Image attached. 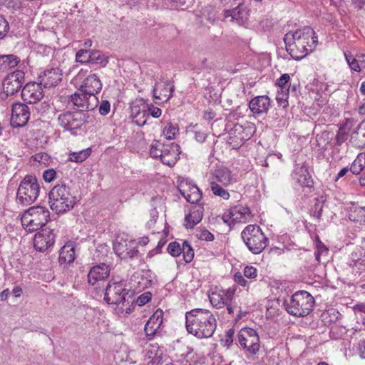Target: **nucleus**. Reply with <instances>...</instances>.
I'll use <instances>...</instances> for the list:
<instances>
[{
	"label": "nucleus",
	"mask_w": 365,
	"mask_h": 365,
	"mask_svg": "<svg viewBox=\"0 0 365 365\" xmlns=\"http://www.w3.org/2000/svg\"><path fill=\"white\" fill-rule=\"evenodd\" d=\"M286 50L295 60H301L312 52L317 43V36L313 29L304 26L289 31L284 37Z\"/></svg>",
	"instance_id": "1"
},
{
	"label": "nucleus",
	"mask_w": 365,
	"mask_h": 365,
	"mask_svg": "<svg viewBox=\"0 0 365 365\" xmlns=\"http://www.w3.org/2000/svg\"><path fill=\"white\" fill-rule=\"evenodd\" d=\"M186 328L189 333L202 339L212 336L217 322L207 309H195L186 313Z\"/></svg>",
	"instance_id": "2"
},
{
	"label": "nucleus",
	"mask_w": 365,
	"mask_h": 365,
	"mask_svg": "<svg viewBox=\"0 0 365 365\" xmlns=\"http://www.w3.org/2000/svg\"><path fill=\"white\" fill-rule=\"evenodd\" d=\"M48 202L53 212L62 214L73 209L76 202L69 187L65 184H58L51 190Z\"/></svg>",
	"instance_id": "3"
},
{
	"label": "nucleus",
	"mask_w": 365,
	"mask_h": 365,
	"mask_svg": "<svg viewBox=\"0 0 365 365\" xmlns=\"http://www.w3.org/2000/svg\"><path fill=\"white\" fill-rule=\"evenodd\" d=\"M314 303V297L309 292L299 291L284 302V307L289 314L302 317L307 316L312 311Z\"/></svg>",
	"instance_id": "4"
},
{
	"label": "nucleus",
	"mask_w": 365,
	"mask_h": 365,
	"mask_svg": "<svg viewBox=\"0 0 365 365\" xmlns=\"http://www.w3.org/2000/svg\"><path fill=\"white\" fill-rule=\"evenodd\" d=\"M50 218L48 210L43 206H34L26 210L21 221L23 227L29 232H35L44 226Z\"/></svg>",
	"instance_id": "5"
},
{
	"label": "nucleus",
	"mask_w": 365,
	"mask_h": 365,
	"mask_svg": "<svg viewBox=\"0 0 365 365\" xmlns=\"http://www.w3.org/2000/svg\"><path fill=\"white\" fill-rule=\"evenodd\" d=\"M241 235L249 250L253 254L261 253L268 245V239L257 225H247Z\"/></svg>",
	"instance_id": "6"
},
{
	"label": "nucleus",
	"mask_w": 365,
	"mask_h": 365,
	"mask_svg": "<svg viewBox=\"0 0 365 365\" xmlns=\"http://www.w3.org/2000/svg\"><path fill=\"white\" fill-rule=\"evenodd\" d=\"M40 186L36 177L26 175L21 182L18 190L16 200L22 205L32 204L38 197Z\"/></svg>",
	"instance_id": "7"
},
{
	"label": "nucleus",
	"mask_w": 365,
	"mask_h": 365,
	"mask_svg": "<svg viewBox=\"0 0 365 365\" xmlns=\"http://www.w3.org/2000/svg\"><path fill=\"white\" fill-rule=\"evenodd\" d=\"M90 115L88 113L81 111H66L58 117V124L67 130L80 128L86 123H88Z\"/></svg>",
	"instance_id": "8"
},
{
	"label": "nucleus",
	"mask_w": 365,
	"mask_h": 365,
	"mask_svg": "<svg viewBox=\"0 0 365 365\" xmlns=\"http://www.w3.org/2000/svg\"><path fill=\"white\" fill-rule=\"evenodd\" d=\"M128 293L123 282L110 281L106 288L104 300L109 304H123Z\"/></svg>",
	"instance_id": "9"
},
{
	"label": "nucleus",
	"mask_w": 365,
	"mask_h": 365,
	"mask_svg": "<svg viewBox=\"0 0 365 365\" xmlns=\"http://www.w3.org/2000/svg\"><path fill=\"white\" fill-rule=\"evenodd\" d=\"M237 336L240 344L247 351L252 354L258 352L260 347L259 337L255 329L243 328L240 331Z\"/></svg>",
	"instance_id": "10"
},
{
	"label": "nucleus",
	"mask_w": 365,
	"mask_h": 365,
	"mask_svg": "<svg viewBox=\"0 0 365 365\" xmlns=\"http://www.w3.org/2000/svg\"><path fill=\"white\" fill-rule=\"evenodd\" d=\"M70 103L78 111L87 113L97 106L98 99L96 96H92L79 91L70 96Z\"/></svg>",
	"instance_id": "11"
},
{
	"label": "nucleus",
	"mask_w": 365,
	"mask_h": 365,
	"mask_svg": "<svg viewBox=\"0 0 365 365\" xmlns=\"http://www.w3.org/2000/svg\"><path fill=\"white\" fill-rule=\"evenodd\" d=\"M115 254L121 259H126L135 257L138 252L136 242L123 237H118L113 243Z\"/></svg>",
	"instance_id": "12"
},
{
	"label": "nucleus",
	"mask_w": 365,
	"mask_h": 365,
	"mask_svg": "<svg viewBox=\"0 0 365 365\" xmlns=\"http://www.w3.org/2000/svg\"><path fill=\"white\" fill-rule=\"evenodd\" d=\"M24 83V73L16 70L9 73L4 80V93L8 96H12L17 93Z\"/></svg>",
	"instance_id": "13"
},
{
	"label": "nucleus",
	"mask_w": 365,
	"mask_h": 365,
	"mask_svg": "<svg viewBox=\"0 0 365 365\" xmlns=\"http://www.w3.org/2000/svg\"><path fill=\"white\" fill-rule=\"evenodd\" d=\"M178 189L185 199L190 203H197L202 198V192L197 186L187 179L180 182Z\"/></svg>",
	"instance_id": "14"
},
{
	"label": "nucleus",
	"mask_w": 365,
	"mask_h": 365,
	"mask_svg": "<svg viewBox=\"0 0 365 365\" xmlns=\"http://www.w3.org/2000/svg\"><path fill=\"white\" fill-rule=\"evenodd\" d=\"M30 118L29 107L24 103H14L12 106L11 125L14 128L24 126Z\"/></svg>",
	"instance_id": "15"
},
{
	"label": "nucleus",
	"mask_w": 365,
	"mask_h": 365,
	"mask_svg": "<svg viewBox=\"0 0 365 365\" xmlns=\"http://www.w3.org/2000/svg\"><path fill=\"white\" fill-rule=\"evenodd\" d=\"M235 289L229 288L227 289H221L215 288L209 294L210 303L217 309L224 308L227 302L233 299Z\"/></svg>",
	"instance_id": "16"
},
{
	"label": "nucleus",
	"mask_w": 365,
	"mask_h": 365,
	"mask_svg": "<svg viewBox=\"0 0 365 365\" xmlns=\"http://www.w3.org/2000/svg\"><path fill=\"white\" fill-rule=\"evenodd\" d=\"M55 242V234L53 230L45 228L35 235L34 245L36 250L45 251L53 246Z\"/></svg>",
	"instance_id": "17"
},
{
	"label": "nucleus",
	"mask_w": 365,
	"mask_h": 365,
	"mask_svg": "<svg viewBox=\"0 0 365 365\" xmlns=\"http://www.w3.org/2000/svg\"><path fill=\"white\" fill-rule=\"evenodd\" d=\"M41 86L40 83H27L21 91V97L24 101L33 104L41 101L43 96Z\"/></svg>",
	"instance_id": "18"
},
{
	"label": "nucleus",
	"mask_w": 365,
	"mask_h": 365,
	"mask_svg": "<svg viewBox=\"0 0 365 365\" xmlns=\"http://www.w3.org/2000/svg\"><path fill=\"white\" fill-rule=\"evenodd\" d=\"M63 73L58 68H51L41 73L38 76L39 83L44 88L54 87L61 81Z\"/></svg>",
	"instance_id": "19"
},
{
	"label": "nucleus",
	"mask_w": 365,
	"mask_h": 365,
	"mask_svg": "<svg viewBox=\"0 0 365 365\" xmlns=\"http://www.w3.org/2000/svg\"><path fill=\"white\" fill-rule=\"evenodd\" d=\"M101 89L102 83L99 77L95 73H91L83 81L79 91H83L92 96H96V94H98Z\"/></svg>",
	"instance_id": "20"
},
{
	"label": "nucleus",
	"mask_w": 365,
	"mask_h": 365,
	"mask_svg": "<svg viewBox=\"0 0 365 365\" xmlns=\"http://www.w3.org/2000/svg\"><path fill=\"white\" fill-rule=\"evenodd\" d=\"M249 16V10L242 2H239L237 6L232 9H227L224 11V17H231L232 21H235L239 25H245Z\"/></svg>",
	"instance_id": "21"
},
{
	"label": "nucleus",
	"mask_w": 365,
	"mask_h": 365,
	"mask_svg": "<svg viewBox=\"0 0 365 365\" xmlns=\"http://www.w3.org/2000/svg\"><path fill=\"white\" fill-rule=\"evenodd\" d=\"M174 88L169 81L158 82L153 88V97L161 102H166L173 96Z\"/></svg>",
	"instance_id": "22"
},
{
	"label": "nucleus",
	"mask_w": 365,
	"mask_h": 365,
	"mask_svg": "<svg viewBox=\"0 0 365 365\" xmlns=\"http://www.w3.org/2000/svg\"><path fill=\"white\" fill-rule=\"evenodd\" d=\"M110 274V267L105 263L93 266L88 274V282L91 285H95L98 282L103 281Z\"/></svg>",
	"instance_id": "23"
},
{
	"label": "nucleus",
	"mask_w": 365,
	"mask_h": 365,
	"mask_svg": "<svg viewBox=\"0 0 365 365\" xmlns=\"http://www.w3.org/2000/svg\"><path fill=\"white\" fill-rule=\"evenodd\" d=\"M131 117L133 122L138 126H143L146 123L147 106L143 100L133 102L130 106Z\"/></svg>",
	"instance_id": "24"
},
{
	"label": "nucleus",
	"mask_w": 365,
	"mask_h": 365,
	"mask_svg": "<svg viewBox=\"0 0 365 365\" xmlns=\"http://www.w3.org/2000/svg\"><path fill=\"white\" fill-rule=\"evenodd\" d=\"M270 98L267 96H258L249 103V108L255 115L267 113L270 107Z\"/></svg>",
	"instance_id": "25"
},
{
	"label": "nucleus",
	"mask_w": 365,
	"mask_h": 365,
	"mask_svg": "<svg viewBox=\"0 0 365 365\" xmlns=\"http://www.w3.org/2000/svg\"><path fill=\"white\" fill-rule=\"evenodd\" d=\"M163 312L162 309H157L150 317L145 326V333L150 339L156 333L163 323Z\"/></svg>",
	"instance_id": "26"
},
{
	"label": "nucleus",
	"mask_w": 365,
	"mask_h": 365,
	"mask_svg": "<svg viewBox=\"0 0 365 365\" xmlns=\"http://www.w3.org/2000/svg\"><path fill=\"white\" fill-rule=\"evenodd\" d=\"M179 146L175 143H168L165 145L161 161L163 164L173 166L179 158Z\"/></svg>",
	"instance_id": "27"
},
{
	"label": "nucleus",
	"mask_w": 365,
	"mask_h": 365,
	"mask_svg": "<svg viewBox=\"0 0 365 365\" xmlns=\"http://www.w3.org/2000/svg\"><path fill=\"white\" fill-rule=\"evenodd\" d=\"M235 179L231 171L227 168H219L213 173L211 182H217L218 184L227 187L235 182Z\"/></svg>",
	"instance_id": "28"
},
{
	"label": "nucleus",
	"mask_w": 365,
	"mask_h": 365,
	"mask_svg": "<svg viewBox=\"0 0 365 365\" xmlns=\"http://www.w3.org/2000/svg\"><path fill=\"white\" fill-rule=\"evenodd\" d=\"M229 138L231 143H235L237 145L242 141L247 140L250 138L249 134L245 132V129L240 124H235L228 131Z\"/></svg>",
	"instance_id": "29"
},
{
	"label": "nucleus",
	"mask_w": 365,
	"mask_h": 365,
	"mask_svg": "<svg viewBox=\"0 0 365 365\" xmlns=\"http://www.w3.org/2000/svg\"><path fill=\"white\" fill-rule=\"evenodd\" d=\"M251 216L250 209L247 207L237 205L230 210V217L239 222H245Z\"/></svg>",
	"instance_id": "30"
},
{
	"label": "nucleus",
	"mask_w": 365,
	"mask_h": 365,
	"mask_svg": "<svg viewBox=\"0 0 365 365\" xmlns=\"http://www.w3.org/2000/svg\"><path fill=\"white\" fill-rule=\"evenodd\" d=\"M75 249L71 243L63 246L59 252L58 262L61 264L72 263L75 259Z\"/></svg>",
	"instance_id": "31"
},
{
	"label": "nucleus",
	"mask_w": 365,
	"mask_h": 365,
	"mask_svg": "<svg viewBox=\"0 0 365 365\" xmlns=\"http://www.w3.org/2000/svg\"><path fill=\"white\" fill-rule=\"evenodd\" d=\"M202 210L200 206H195L190 211V214L185 217L186 225L189 228H192L199 223L202 218Z\"/></svg>",
	"instance_id": "32"
},
{
	"label": "nucleus",
	"mask_w": 365,
	"mask_h": 365,
	"mask_svg": "<svg viewBox=\"0 0 365 365\" xmlns=\"http://www.w3.org/2000/svg\"><path fill=\"white\" fill-rule=\"evenodd\" d=\"M20 59L15 55H5L0 57V68L7 70L14 68L19 63Z\"/></svg>",
	"instance_id": "33"
},
{
	"label": "nucleus",
	"mask_w": 365,
	"mask_h": 365,
	"mask_svg": "<svg viewBox=\"0 0 365 365\" xmlns=\"http://www.w3.org/2000/svg\"><path fill=\"white\" fill-rule=\"evenodd\" d=\"M90 63L105 67L108 62V57L98 50H91L90 54Z\"/></svg>",
	"instance_id": "34"
},
{
	"label": "nucleus",
	"mask_w": 365,
	"mask_h": 365,
	"mask_svg": "<svg viewBox=\"0 0 365 365\" xmlns=\"http://www.w3.org/2000/svg\"><path fill=\"white\" fill-rule=\"evenodd\" d=\"M365 168V153H359L356 158L352 163L350 167V171L354 174H359Z\"/></svg>",
	"instance_id": "35"
},
{
	"label": "nucleus",
	"mask_w": 365,
	"mask_h": 365,
	"mask_svg": "<svg viewBox=\"0 0 365 365\" xmlns=\"http://www.w3.org/2000/svg\"><path fill=\"white\" fill-rule=\"evenodd\" d=\"M210 189L215 196H218L223 200H228L230 197L229 192L225 189V187L218 184L217 182L210 181Z\"/></svg>",
	"instance_id": "36"
},
{
	"label": "nucleus",
	"mask_w": 365,
	"mask_h": 365,
	"mask_svg": "<svg viewBox=\"0 0 365 365\" xmlns=\"http://www.w3.org/2000/svg\"><path fill=\"white\" fill-rule=\"evenodd\" d=\"M162 351L158 344L150 345V349L146 351V357L150 360L153 364H158L161 359Z\"/></svg>",
	"instance_id": "37"
},
{
	"label": "nucleus",
	"mask_w": 365,
	"mask_h": 365,
	"mask_svg": "<svg viewBox=\"0 0 365 365\" xmlns=\"http://www.w3.org/2000/svg\"><path fill=\"white\" fill-rule=\"evenodd\" d=\"M189 132H191L193 134L195 139L199 143H203L208 135L207 129L203 128L197 124L191 125L190 127Z\"/></svg>",
	"instance_id": "38"
},
{
	"label": "nucleus",
	"mask_w": 365,
	"mask_h": 365,
	"mask_svg": "<svg viewBox=\"0 0 365 365\" xmlns=\"http://www.w3.org/2000/svg\"><path fill=\"white\" fill-rule=\"evenodd\" d=\"M165 145L161 143L158 140H154L150 146V154L153 158H160L163 153V150L165 148Z\"/></svg>",
	"instance_id": "39"
},
{
	"label": "nucleus",
	"mask_w": 365,
	"mask_h": 365,
	"mask_svg": "<svg viewBox=\"0 0 365 365\" xmlns=\"http://www.w3.org/2000/svg\"><path fill=\"white\" fill-rule=\"evenodd\" d=\"M182 253L183 255L184 260L189 263L190 262L194 257V250L192 247L187 243V242L184 241L181 245Z\"/></svg>",
	"instance_id": "40"
},
{
	"label": "nucleus",
	"mask_w": 365,
	"mask_h": 365,
	"mask_svg": "<svg viewBox=\"0 0 365 365\" xmlns=\"http://www.w3.org/2000/svg\"><path fill=\"white\" fill-rule=\"evenodd\" d=\"M91 51L86 49H80L76 54V61L81 63H90Z\"/></svg>",
	"instance_id": "41"
},
{
	"label": "nucleus",
	"mask_w": 365,
	"mask_h": 365,
	"mask_svg": "<svg viewBox=\"0 0 365 365\" xmlns=\"http://www.w3.org/2000/svg\"><path fill=\"white\" fill-rule=\"evenodd\" d=\"M163 133L168 140H172L175 138L176 134L178 133V128L170 123H168L163 128Z\"/></svg>",
	"instance_id": "42"
},
{
	"label": "nucleus",
	"mask_w": 365,
	"mask_h": 365,
	"mask_svg": "<svg viewBox=\"0 0 365 365\" xmlns=\"http://www.w3.org/2000/svg\"><path fill=\"white\" fill-rule=\"evenodd\" d=\"M288 95L289 94L287 91H284L281 90L280 92H277L276 100L279 106H282L284 108L288 106Z\"/></svg>",
	"instance_id": "43"
},
{
	"label": "nucleus",
	"mask_w": 365,
	"mask_h": 365,
	"mask_svg": "<svg viewBox=\"0 0 365 365\" xmlns=\"http://www.w3.org/2000/svg\"><path fill=\"white\" fill-rule=\"evenodd\" d=\"M168 252L173 257H178L182 253L181 245L178 242H170L167 248Z\"/></svg>",
	"instance_id": "44"
},
{
	"label": "nucleus",
	"mask_w": 365,
	"mask_h": 365,
	"mask_svg": "<svg viewBox=\"0 0 365 365\" xmlns=\"http://www.w3.org/2000/svg\"><path fill=\"white\" fill-rule=\"evenodd\" d=\"M9 31V24L3 15H0V40L4 38Z\"/></svg>",
	"instance_id": "45"
},
{
	"label": "nucleus",
	"mask_w": 365,
	"mask_h": 365,
	"mask_svg": "<svg viewBox=\"0 0 365 365\" xmlns=\"http://www.w3.org/2000/svg\"><path fill=\"white\" fill-rule=\"evenodd\" d=\"M88 155V153L86 151H81L79 153H73L70 155L69 159L73 162H83Z\"/></svg>",
	"instance_id": "46"
},
{
	"label": "nucleus",
	"mask_w": 365,
	"mask_h": 365,
	"mask_svg": "<svg viewBox=\"0 0 365 365\" xmlns=\"http://www.w3.org/2000/svg\"><path fill=\"white\" fill-rule=\"evenodd\" d=\"M244 276L249 279H255L257 276V270L252 266H247L244 269Z\"/></svg>",
	"instance_id": "47"
},
{
	"label": "nucleus",
	"mask_w": 365,
	"mask_h": 365,
	"mask_svg": "<svg viewBox=\"0 0 365 365\" xmlns=\"http://www.w3.org/2000/svg\"><path fill=\"white\" fill-rule=\"evenodd\" d=\"M56 177V172L54 169L51 168L46 170L43 173V178L47 182H51Z\"/></svg>",
	"instance_id": "48"
},
{
	"label": "nucleus",
	"mask_w": 365,
	"mask_h": 365,
	"mask_svg": "<svg viewBox=\"0 0 365 365\" xmlns=\"http://www.w3.org/2000/svg\"><path fill=\"white\" fill-rule=\"evenodd\" d=\"M34 159L40 163L46 164L49 160V155L46 153H38L34 155Z\"/></svg>",
	"instance_id": "49"
},
{
	"label": "nucleus",
	"mask_w": 365,
	"mask_h": 365,
	"mask_svg": "<svg viewBox=\"0 0 365 365\" xmlns=\"http://www.w3.org/2000/svg\"><path fill=\"white\" fill-rule=\"evenodd\" d=\"M99 113L103 115H107L110 110V104L108 101H103L99 106Z\"/></svg>",
	"instance_id": "50"
},
{
	"label": "nucleus",
	"mask_w": 365,
	"mask_h": 365,
	"mask_svg": "<svg viewBox=\"0 0 365 365\" xmlns=\"http://www.w3.org/2000/svg\"><path fill=\"white\" fill-rule=\"evenodd\" d=\"M290 77L289 74L284 73L281 76V77L277 80V84L279 87L281 88V90H283L285 86L288 83Z\"/></svg>",
	"instance_id": "51"
},
{
	"label": "nucleus",
	"mask_w": 365,
	"mask_h": 365,
	"mask_svg": "<svg viewBox=\"0 0 365 365\" xmlns=\"http://www.w3.org/2000/svg\"><path fill=\"white\" fill-rule=\"evenodd\" d=\"M234 279L236 283L242 287H246L248 285V282L244 278L240 272H237L234 275Z\"/></svg>",
	"instance_id": "52"
},
{
	"label": "nucleus",
	"mask_w": 365,
	"mask_h": 365,
	"mask_svg": "<svg viewBox=\"0 0 365 365\" xmlns=\"http://www.w3.org/2000/svg\"><path fill=\"white\" fill-rule=\"evenodd\" d=\"M150 300V294L149 292L144 293L139 296L137 299L138 305L142 306L148 303Z\"/></svg>",
	"instance_id": "53"
},
{
	"label": "nucleus",
	"mask_w": 365,
	"mask_h": 365,
	"mask_svg": "<svg viewBox=\"0 0 365 365\" xmlns=\"http://www.w3.org/2000/svg\"><path fill=\"white\" fill-rule=\"evenodd\" d=\"M198 237L202 240L212 241L214 239L213 235L208 230H202L198 235Z\"/></svg>",
	"instance_id": "54"
},
{
	"label": "nucleus",
	"mask_w": 365,
	"mask_h": 365,
	"mask_svg": "<svg viewBox=\"0 0 365 365\" xmlns=\"http://www.w3.org/2000/svg\"><path fill=\"white\" fill-rule=\"evenodd\" d=\"M298 181L302 186L311 187L312 185V180L311 179L310 175H309L308 177H307V175L301 177L300 178L298 179Z\"/></svg>",
	"instance_id": "55"
},
{
	"label": "nucleus",
	"mask_w": 365,
	"mask_h": 365,
	"mask_svg": "<svg viewBox=\"0 0 365 365\" xmlns=\"http://www.w3.org/2000/svg\"><path fill=\"white\" fill-rule=\"evenodd\" d=\"M351 70L360 72L361 69V66L360 64V62L358 61V57H355L354 60H351L350 62V64L349 65Z\"/></svg>",
	"instance_id": "56"
},
{
	"label": "nucleus",
	"mask_w": 365,
	"mask_h": 365,
	"mask_svg": "<svg viewBox=\"0 0 365 365\" xmlns=\"http://www.w3.org/2000/svg\"><path fill=\"white\" fill-rule=\"evenodd\" d=\"M227 310L230 314H232L234 313L235 309L237 308V303L235 299V297H233V299L229 300L227 303L225 305Z\"/></svg>",
	"instance_id": "57"
},
{
	"label": "nucleus",
	"mask_w": 365,
	"mask_h": 365,
	"mask_svg": "<svg viewBox=\"0 0 365 365\" xmlns=\"http://www.w3.org/2000/svg\"><path fill=\"white\" fill-rule=\"evenodd\" d=\"M16 5V0H0V8L2 6L14 8Z\"/></svg>",
	"instance_id": "58"
},
{
	"label": "nucleus",
	"mask_w": 365,
	"mask_h": 365,
	"mask_svg": "<svg viewBox=\"0 0 365 365\" xmlns=\"http://www.w3.org/2000/svg\"><path fill=\"white\" fill-rule=\"evenodd\" d=\"M233 335L234 331L232 329H229L225 334V345L230 346L233 341Z\"/></svg>",
	"instance_id": "59"
},
{
	"label": "nucleus",
	"mask_w": 365,
	"mask_h": 365,
	"mask_svg": "<svg viewBox=\"0 0 365 365\" xmlns=\"http://www.w3.org/2000/svg\"><path fill=\"white\" fill-rule=\"evenodd\" d=\"M165 4H171V6H182L186 3V0H163Z\"/></svg>",
	"instance_id": "60"
},
{
	"label": "nucleus",
	"mask_w": 365,
	"mask_h": 365,
	"mask_svg": "<svg viewBox=\"0 0 365 365\" xmlns=\"http://www.w3.org/2000/svg\"><path fill=\"white\" fill-rule=\"evenodd\" d=\"M322 206L319 203H316L314 205V210L313 211V216L317 220H319L322 216Z\"/></svg>",
	"instance_id": "61"
},
{
	"label": "nucleus",
	"mask_w": 365,
	"mask_h": 365,
	"mask_svg": "<svg viewBox=\"0 0 365 365\" xmlns=\"http://www.w3.org/2000/svg\"><path fill=\"white\" fill-rule=\"evenodd\" d=\"M359 355L365 359V338H363L361 339L359 344Z\"/></svg>",
	"instance_id": "62"
},
{
	"label": "nucleus",
	"mask_w": 365,
	"mask_h": 365,
	"mask_svg": "<svg viewBox=\"0 0 365 365\" xmlns=\"http://www.w3.org/2000/svg\"><path fill=\"white\" fill-rule=\"evenodd\" d=\"M346 138L344 133H339L336 135V143L338 145H341L342 143H344L346 140Z\"/></svg>",
	"instance_id": "63"
},
{
	"label": "nucleus",
	"mask_w": 365,
	"mask_h": 365,
	"mask_svg": "<svg viewBox=\"0 0 365 365\" xmlns=\"http://www.w3.org/2000/svg\"><path fill=\"white\" fill-rule=\"evenodd\" d=\"M358 61L360 62L362 68H365V53H359L356 55Z\"/></svg>",
	"instance_id": "64"
}]
</instances>
